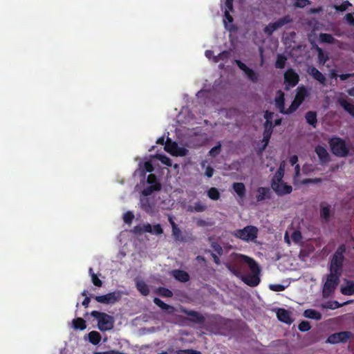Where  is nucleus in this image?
Instances as JSON below:
<instances>
[{"mask_svg": "<svg viewBox=\"0 0 354 354\" xmlns=\"http://www.w3.org/2000/svg\"><path fill=\"white\" fill-rule=\"evenodd\" d=\"M241 258L243 259L244 262L248 265L249 268L252 273L251 275L241 276L242 281L245 284L251 287L257 286L260 283V278L259 275L261 272V269L258 263L252 258L248 256L241 255Z\"/></svg>", "mask_w": 354, "mask_h": 354, "instance_id": "f257e3e1", "label": "nucleus"}, {"mask_svg": "<svg viewBox=\"0 0 354 354\" xmlns=\"http://www.w3.org/2000/svg\"><path fill=\"white\" fill-rule=\"evenodd\" d=\"M346 245L341 244L339 245L330 260L329 270L330 272L337 273L342 275L343 269V263L344 260V254L346 252Z\"/></svg>", "mask_w": 354, "mask_h": 354, "instance_id": "f03ea898", "label": "nucleus"}, {"mask_svg": "<svg viewBox=\"0 0 354 354\" xmlns=\"http://www.w3.org/2000/svg\"><path fill=\"white\" fill-rule=\"evenodd\" d=\"M91 315L97 319V328L100 331H106L113 329L114 319L112 316L97 310L92 311Z\"/></svg>", "mask_w": 354, "mask_h": 354, "instance_id": "7ed1b4c3", "label": "nucleus"}, {"mask_svg": "<svg viewBox=\"0 0 354 354\" xmlns=\"http://www.w3.org/2000/svg\"><path fill=\"white\" fill-rule=\"evenodd\" d=\"M332 153L337 157H346L349 149L344 140L339 137L331 138L328 142Z\"/></svg>", "mask_w": 354, "mask_h": 354, "instance_id": "20e7f679", "label": "nucleus"}, {"mask_svg": "<svg viewBox=\"0 0 354 354\" xmlns=\"http://www.w3.org/2000/svg\"><path fill=\"white\" fill-rule=\"evenodd\" d=\"M232 234L244 241H253L257 238L258 228L253 225H247L243 229L236 230Z\"/></svg>", "mask_w": 354, "mask_h": 354, "instance_id": "39448f33", "label": "nucleus"}, {"mask_svg": "<svg viewBox=\"0 0 354 354\" xmlns=\"http://www.w3.org/2000/svg\"><path fill=\"white\" fill-rule=\"evenodd\" d=\"M341 275L337 273L330 272L326 278L323 287V296L328 297L336 289Z\"/></svg>", "mask_w": 354, "mask_h": 354, "instance_id": "423d86ee", "label": "nucleus"}, {"mask_svg": "<svg viewBox=\"0 0 354 354\" xmlns=\"http://www.w3.org/2000/svg\"><path fill=\"white\" fill-rule=\"evenodd\" d=\"M292 21V19L289 15H285L276 21L268 24V25L264 28L263 32L268 35H271L275 30Z\"/></svg>", "mask_w": 354, "mask_h": 354, "instance_id": "0eeeda50", "label": "nucleus"}, {"mask_svg": "<svg viewBox=\"0 0 354 354\" xmlns=\"http://www.w3.org/2000/svg\"><path fill=\"white\" fill-rule=\"evenodd\" d=\"M352 336L353 334L350 331H341L330 335L326 342V343L331 344L346 343L352 337Z\"/></svg>", "mask_w": 354, "mask_h": 354, "instance_id": "6e6552de", "label": "nucleus"}, {"mask_svg": "<svg viewBox=\"0 0 354 354\" xmlns=\"http://www.w3.org/2000/svg\"><path fill=\"white\" fill-rule=\"evenodd\" d=\"M94 299L99 303L104 304H113L121 298L120 292H112L104 295L93 297Z\"/></svg>", "mask_w": 354, "mask_h": 354, "instance_id": "1a4fd4ad", "label": "nucleus"}, {"mask_svg": "<svg viewBox=\"0 0 354 354\" xmlns=\"http://www.w3.org/2000/svg\"><path fill=\"white\" fill-rule=\"evenodd\" d=\"M299 81V75L291 68L286 70L284 73V82L289 87L295 86Z\"/></svg>", "mask_w": 354, "mask_h": 354, "instance_id": "9d476101", "label": "nucleus"}, {"mask_svg": "<svg viewBox=\"0 0 354 354\" xmlns=\"http://www.w3.org/2000/svg\"><path fill=\"white\" fill-rule=\"evenodd\" d=\"M271 188L279 196L289 194L292 191V186L287 185L283 182L280 183L279 185L274 182L273 183H271Z\"/></svg>", "mask_w": 354, "mask_h": 354, "instance_id": "9b49d317", "label": "nucleus"}, {"mask_svg": "<svg viewBox=\"0 0 354 354\" xmlns=\"http://www.w3.org/2000/svg\"><path fill=\"white\" fill-rule=\"evenodd\" d=\"M273 123L272 122H264L263 124V142H264L261 151H263L268 146L270 140L272 133L273 132Z\"/></svg>", "mask_w": 354, "mask_h": 354, "instance_id": "f8f14e48", "label": "nucleus"}, {"mask_svg": "<svg viewBox=\"0 0 354 354\" xmlns=\"http://www.w3.org/2000/svg\"><path fill=\"white\" fill-rule=\"evenodd\" d=\"M168 221L171 226V234L175 241L186 242L187 240L182 236L181 230L178 227V225L174 222L173 218L169 216Z\"/></svg>", "mask_w": 354, "mask_h": 354, "instance_id": "ddd939ff", "label": "nucleus"}, {"mask_svg": "<svg viewBox=\"0 0 354 354\" xmlns=\"http://www.w3.org/2000/svg\"><path fill=\"white\" fill-rule=\"evenodd\" d=\"M184 313L189 316L188 320L191 322L202 324L205 322V317L200 313L195 310H185Z\"/></svg>", "mask_w": 354, "mask_h": 354, "instance_id": "4468645a", "label": "nucleus"}, {"mask_svg": "<svg viewBox=\"0 0 354 354\" xmlns=\"http://www.w3.org/2000/svg\"><path fill=\"white\" fill-rule=\"evenodd\" d=\"M277 317L280 322L285 324H290L293 321L291 318V313L284 308H279L277 310Z\"/></svg>", "mask_w": 354, "mask_h": 354, "instance_id": "2eb2a0df", "label": "nucleus"}, {"mask_svg": "<svg viewBox=\"0 0 354 354\" xmlns=\"http://www.w3.org/2000/svg\"><path fill=\"white\" fill-rule=\"evenodd\" d=\"M171 274L176 280L182 283H186L190 279L189 274L185 270L178 269L173 270L171 272Z\"/></svg>", "mask_w": 354, "mask_h": 354, "instance_id": "dca6fc26", "label": "nucleus"}, {"mask_svg": "<svg viewBox=\"0 0 354 354\" xmlns=\"http://www.w3.org/2000/svg\"><path fill=\"white\" fill-rule=\"evenodd\" d=\"M256 199L258 202H261L266 199H270L272 193L270 189L265 187H259L257 189Z\"/></svg>", "mask_w": 354, "mask_h": 354, "instance_id": "f3484780", "label": "nucleus"}, {"mask_svg": "<svg viewBox=\"0 0 354 354\" xmlns=\"http://www.w3.org/2000/svg\"><path fill=\"white\" fill-rule=\"evenodd\" d=\"M308 73L315 80L318 81L320 84L325 85L326 83V77L315 67L311 66L308 68Z\"/></svg>", "mask_w": 354, "mask_h": 354, "instance_id": "a211bd4d", "label": "nucleus"}, {"mask_svg": "<svg viewBox=\"0 0 354 354\" xmlns=\"http://www.w3.org/2000/svg\"><path fill=\"white\" fill-rule=\"evenodd\" d=\"M315 153H317L320 162L322 164H326L330 161V156L327 150L322 146H317L315 147Z\"/></svg>", "mask_w": 354, "mask_h": 354, "instance_id": "6ab92c4d", "label": "nucleus"}, {"mask_svg": "<svg viewBox=\"0 0 354 354\" xmlns=\"http://www.w3.org/2000/svg\"><path fill=\"white\" fill-rule=\"evenodd\" d=\"M320 216L326 223L330 221V205L326 202L320 203Z\"/></svg>", "mask_w": 354, "mask_h": 354, "instance_id": "aec40b11", "label": "nucleus"}, {"mask_svg": "<svg viewBox=\"0 0 354 354\" xmlns=\"http://www.w3.org/2000/svg\"><path fill=\"white\" fill-rule=\"evenodd\" d=\"M337 102L346 112L354 118V104L343 97L338 98Z\"/></svg>", "mask_w": 354, "mask_h": 354, "instance_id": "412c9836", "label": "nucleus"}, {"mask_svg": "<svg viewBox=\"0 0 354 354\" xmlns=\"http://www.w3.org/2000/svg\"><path fill=\"white\" fill-rule=\"evenodd\" d=\"M275 106L281 113L284 114L285 112V97L284 93L281 91L277 92V95L274 99Z\"/></svg>", "mask_w": 354, "mask_h": 354, "instance_id": "4be33fe9", "label": "nucleus"}, {"mask_svg": "<svg viewBox=\"0 0 354 354\" xmlns=\"http://www.w3.org/2000/svg\"><path fill=\"white\" fill-rule=\"evenodd\" d=\"M308 96V91L304 86H298L295 99L299 104H302L306 97Z\"/></svg>", "mask_w": 354, "mask_h": 354, "instance_id": "5701e85b", "label": "nucleus"}, {"mask_svg": "<svg viewBox=\"0 0 354 354\" xmlns=\"http://www.w3.org/2000/svg\"><path fill=\"white\" fill-rule=\"evenodd\" d=\"M340 292L346 296L354 295V282L352 280H346V284L341 286Z\"/></svg>", "mask_w": 354, "mask_h": 354, "instance_id": "b1692460", "label": "nucleus"}, {"mask_svg": "<svg viewBox=\"0 0 354 354\" xmlns=\"http://www.w3.org/2000/svg\"><path fill=\"white\" fill-rule=\"evenodd\" d=\"M232 189L241 199H243L245 198L246 194V188L244 183H234L232 184Z\"/></svg>", "mask_w": 354, "mask_h": 354, "instance_id": "393cba45", "label": "nucleus"}, {"mask_svg": "<svg viewBox=\"0 0 354 354\" xmlns=\"http://www.w3.org/2000/svg\"><path fill=\"white\" fill-rule=\"evenodd\" d=\"M284 163H281L279 167L278 168L277 172L275 173L274 176H273L271 180V183L275 182V183L279 185L280 183H283V178L284 176Z\"/></svg>", "mask_w": 354, "mask_h": 354, "instance_id": "a878e982", "label": "nucleus"}, {"mask_svg": "<svg viewBox=\"0 0 354 354\" xmlns=\"http://www.w3.org/2000/svg\"><path fill=\"white\" fill-rule=\"evenodd\" d=\"M136 286L137 290L143 296H147L149 294V286L144 281L137 279L136 281Z\"/></svg>", "mask_w": 354, "mask_h": 354, "instance_id": "bb28decb", "label": "nucleus"}, {"mask_svg": "<svg viewBox=\"0 0 354 354\" xmlns=\"http://www.w3.org/2000/svg\"><path fill=\"white\" fill-rule=\"evenodd\" d=\"M304 316L305 317L315 319L317 321L320 320L322 317L321 313H319V311H317L316 310L311 309V308L305 310L304 312Z\"/></svg>", "mask_w": 354, "mask_h": 354, "instance_id": "cd10ccee", "label": "nucleus"}, {"mask_svg": "<svg viewBox=\"0 0 354 354\" xmlns=\"http://www.w3.org/2000/svg\"><path fill=\"white\" fill-rule=\"evenodd\" d=\"M305 118L308 124L315 128L317 124V115L315 111H308L305 115Z\"/></svg>", "mask_w": 354, "mask_h": 354, "instance_id": "c85d7f7f", "label": "nucleus"}, {"mask_svg": "<svg viewBox=\"0 0 354 354\" xmlns=\"http://www.w3.org/2000/svg\"><path fill=\"white\" fill-rule=\"evenodd\" d=\"M161 185H148L142 191V194L145 196H150L154 192H158L161 189Z\"/></svg>", "mask_w": 354, "mask_h": 354, "instance_id": "c756f323", "label": "nucleus"}, {"mask_svg": "<svg viewBox=\"0 0 354 354\" xmlns=\"http://www.w3.org/2000/svg\"><path fill=\"white\" fill-rule=\"evenodd\" d=\"M88 341L93 345H97L100 344L102 336L95 330H93L88 334Z\"/></svg>", "mask_w": 354, "mask_h": 354, "instance_id": "7c9ffc66", "label": "nucleus"}, {"mask_svg": "<svg viewBox=\"0 0 354 354\" xmlns=\"http://www.w3.org/2000/svg\"><path fill=\"white\" fill-rule=\"evenodd\" d=\"M224 17H225V19L223 20V22H224L225 28L227 29H228L230 31L236 30L237 28L234 25H230L228 26L227 24V21L230 24L232 23V21H233V17L231 16V15L230 14V12L227 10H225V13H224Z\"/></svg>", "mask_w": 354, "mask_h": 354, "instance_id": "2f4dec72", "label": "nucleus"}, {"mask_svg": "<svg viewBox=\"0 0 354 354\" xmlns=\"http://www.w3.org/2000/svg\"><path fill=\"white\" fill-rule=\"evenodd\" d=\"M153 301V303L156 306H158L159 308H160L162 310H167L169 312H173L174 310V308L173 306L165 304L160 299H159L158 297H155Z\"/></svg>", "mask_w": 354, "mask_h": 354, "instance_id": "473e14b6", "label": "nucleus"}, {"mask_svg": "<svg viewBox=\"0 0 354 354\" xmlns=\"http://www.w3.org/2000/svg\"><path fill=\"white\" fill-rule=\"evenodd\" d=\"M73 326L75 330H83L86 328V324L83 318L77 317L73 320Z\"/></svg>", "mask_w": 354, "mask_h": 354, "instance_id": "72a5a7b5", "label": "nucleus"}, {"mask_svg": "<svg viewBox=\"0 0 354 354\" xmlns=\"http://www.w3.org/2000/svg\"><path fill=\"white\" fill-rule=\"evenodd\" d=\"M319 37L320 42L324 44H333L336 41V39L333 37V36L328 33H320Z\"/></svg>", "mask_w": 354, "mask_h": 354, "instance_id": "f704fd0d", "label": "nucleus"}, {"mask_svg": "<svg viewBox=\"0 0 354 354\" xmlns=\"http://www.w3.org/2000/svg\"><path fill=\"white\" fill-rule=\"evenodd\" d=\"M156 292L160 297H163L170 298L173 297L172 291L165 287H159L158 288H157Z\"/></svg>", "mask_w": 354, "mask_h": 354, "instance_id": "c9c22d12", "label": "nucleus"}, {"mask_svg": "<svg viewBox=\"0 0 354 354\" xmlns=\"http://www.w3.org/2000/svg\"><path fill=\"white\" fill-rule=\"evenodd\" d=\"M287 58L284 55L279 54L277 55V60L275 62V67L279 69H283L285 68Z\"/></svg>", "mask_w": 354, "mask_h": 354, "instance_id": "e433bc0d", "label": "nucleus"}, {"mask_svg": "<svg viewBox=\"0 0 354 354\" xmlns=\"http://www.w3.org/2000/svg\"><path fill=\"white\" fill-rule=\"evenodd\" d=\"M317 50L319 63L323 65L325 64V63L328 60V55L325 53L323 51V50L318 46L317 47Z\"/></svg>", "mask_w": 354, "mask_h": 354, "instance_id": "4c0bfd02", "label": "nucleus"}, {"mask_svg": "<svg viewBox=\"0 0 354 354\" xmlns=\"http://www.w3.org/2000/svg\"><path fill=\"white\" fill-rule=\"evenodd\" d=\"M207 196L210 199L217 201L220 198L221 194L217 188L211 187L207 191Z\"/></svg>", "mask_w": 354, "mask_h": 354, "instance_id": "58836bf2", "label": "nucleus"}, {"mask_svg": "<svg viewBox=\"0 0 354 354\" xmlns=\"http://www.w3.org/2000/svg\"><path fill=\"white\" fill-rule=\"evenodd\" d=\"M230 53L227 50H223L216 56H213V62L218 63L220 60H227L230 57Z\"/></svg>", "mask_w": 354, "mask_h": 354, "instance_id": "ea45409f", "label": "nucleus"}, {"mask_svg": "<svg viewBox=\"0 0 354 354\" xmlns=\"http://www.w3.org/2000/svg\"><path fill=\"white\" fill-rule=\"evenodd\" d=\"M190 211L202 212L207 209V206L200 201L196 202L192 207H189Z\"/></svg>", "mask_w": 354, "mask_h": 354, "instance_id": "a19ab883", "label": "nucleus"}, {"mask_svg": "<svg viewBox=\"0 0 354 354\" xmlns=\"http://www.w3.org/2000/svg\"><path fill=\"white\" fill-rule=\"evenodd\" d=\"M177 148V144L175 142H172L171 140L169 138H167L165 145V149L169 153H174V150Z\"/></svg>", "mask_w": 354, "mask_h": 354, "instance_id": "79ce46f5", "label": "nucleus"}, {"mask_svg": "<svg viewBox=\"0 0 354 354\" xmlns=\"http://www.w3.org/2000/svg\"><path fill=\"white\" fill-rule=\"evenodd\" d=\"M248 78L252 82L256 83L259 80V75L252 69L249 68L245 73Z\"/></svg>", "mask_w": 354, "mask_h": 354, "instance_id": "37998d69", "label": "nucleus"}, {"mask_svg": "<svg viewBox=\"0 0 354 354\" xmlns=\"http://www.w3.org/2000/svg\"><path fill=\"white\" fill-rule=\"evenodd\" d=\"M89 273L91 277L93 283L97 287H101L102 286V281L98 278V277L93 272V268H89Z\"/></svg>", "mask_w": 354, "mask_h": 354, "instance_id": "c03bdc74", "label": "nucleus"}, {"mask_svg": "<svg viewBox=\"0 0 354 354\" xmlns=\"http://www.w3.org/2000/svg\"><path fill=\"white\" fill-rule=\"evenodd\" d=\"M212 250L219 256H222L223 254V249L222 246L216 241H212L210 244Z\"/></svg>", "mask_w": 354, "mask_h": 354, "instance_id": "a18cd8bd", "label": "nucleus"}, {"mask_svg": "<svg viewBox=\"0 0 354 354\" xmlns=\"http://www.w3.org/2000/svg\"><path fill=\"white\" fill-rule=\"evenodd\" d=\"M301 105V104H299L295 100L292 101L288 109H285L284 114L289 115L293 112H295L299 106Z\"/></svg>", "mask_w": 354, "mask_h": 354, "instance_id": "49530a36", "label": "nucleus"}, {"mask_svg": "<svg viewBox=\"0 0 354 354\" xmlns=\"http://www.w3.org/2000/svg\"><path fill=\"white\" fill-rule=\"evenodd\" d=\"M351 6V3L348 1H345L342 2L340 5H335L334 6V8L335 10L338 12H344L346 10L349 6Z\"/></svg>", "mask_w": 354, "mask_h": 354, "instance_id": "de8ad7c7", "label": "nucleus"}, {"mask_svg": "<svg viewBox=\"0 0 354 354\" xmlns=\"http://www.w3.org/2000/svg\"><path fill=\"white\" fill-rule=\"evenodd\" d=\"M221 151V145L218 143L217 145L212 147L209 151V155L213 158L216 157Z\"/></svg>", "mask_w": 354, "mask_h": 354, "instance_id": "09e8293b", "label": "nucleus"}, {"mask_svg": "<svg viewBox=\"0 0 354 354\" xmlns=\"http://www.w3.org/2000/svg\"><path fill=\"white\" fill-rule=\"evenodd\" d=\"M147 183L149 185H161L160 183L158 181L156 176L153 174H150L148 175L147 178Z\"/></svg>", "mask_w": 354, "mask_h": 354, "instance_id": "8fccbe9b", "label": "nucleus"}, {"mask_svg": "<svg viewBox=\"0 0 354 354\" xmlns=\"http://www.w3.org/2000/svg\"><path fill=\"white\" fill-rule=\"evenodd\" d=\"M342 305L337 301H328L323 306L324 308L336 309L341 307Z\"/></svg>", "mask_w": 354, "mask_h": 354, "instance_id": "3c124183", "label": "nucleus"}, {"mask_svg": "<svg viewBox=\"0 0 354 354\" xmlns=\"http://www.w3.org/2000/svg\"><path fill=\"white\" fill-rule=\"evenodd\" d=\"M311 326L308 322L302 321L298 326V328L301 332H306L310 329Z\"/></svg>", "mask_w": 354, "mask_h": 354, "instance_id": "603ef678", "label": "nucleus"}, {"mask_svg": "<svg viewBox=\"0 0 354 354\" xmlns=\"http://www.w3.org/2000/svg\"><path fill=\"white\" fill-rule=\"evenodd\" d=\"M310 4V1L309 0H295L294 2L295 7L300 8H303Z\"/></svg>", "mask_w": 354, "mask_h": 354, "instance_id": "864d4df0", "label": "nucleus"}, {"mask_svg": "<svg viewBox=\"0 0 354 354\" xmlns=\"http://www.w3.org/2000/svg\"><path fill=\"white\" fill-rule=\"evenodd\" d=\"M291 238L295 243H299L302 239L301 233L299 230H295L292 232Z\"/></svg>", "mask_w": 354, "mask_h": 354, "instance_id": "5fc2aeb1", "label": "nucleus"}, {"mask_svg": "<svg viewBox=\"0 0 354 354\" xmlns=\"http://www.w3.org/2000/svg\"><path fill=\"white\" fill-rule=\"evenodd\" d=\"M134 218V215L131 212H127L124 214L123 220L125 223L130 224Z\"/></svg>", "mask_w": 354, "mask_h": 354, "instance_id": "6e6d98bb", "label": "nucleus"}, {"mask_svg": "<svg viewBox=\"0 0 354 354\" xmlns=\"http://www.w3.org/2000/svg\"><path fill=\"white\" fill-rule=\"evenodd\" d=\"M269 288L271 290L281 292L285 290V286L282 284H270Z\"/></svg>", "mask_w": 354, "mask_h": 354, "instance_id": "4d7b16f0", "label": "nucleus"}, {"mask_svg": "<svg viewBox=\"0 0 354 354\" xmlns=\"http://www.w3.org/2000/svg\"><path fill=\"white\" fill-rule=\"evenodd\" d=\"M163 233V230L160 224H156L152 227V234L160 235Z\"/></svg>", "mask_w": 354, "mask_h": 354, "instance_id": "13d9d810", "label": "nucleus"}, {"mask_svg": "<svg viewBox=\"0 0 354 354\" xmlns=\"http://www.w3.org/2000/svg\"><path fill=\"white\" fill-rule=\"evenodd\" d=\"M274 116V113L270 111H266L264 113V118L266 120L265 122H272V118Z\"/></svg>", "mask_w": 354, "mask_h": 354, "instance_id": "bf43d9fd", "label": "nucleus"}, {"mask_svg": "<svg viewBox=\"0 0 354 354\" xmlns=\"http://www.w3.org/2000/svg\"><path fill=\"white\" fill-rule=\"evenodd\" d=\"M141 204L142 209H145L146 212H149V210L151 209V206L149 203L148 198L142 199Z\"/></svg>", "mask_w": 354, "mask_h": 354, "instance_id": "052dcab7", "label": "nucleus"}, {"mask_svg": "<svg viewBox=\"0 0 354 354\" xmlns=\"http://www.w3.org/2000/svg\"><path fill=\"white\" fill-rule=\"evenodd\" d=\"M205 252L206 253H207V252L210 253L211 257L213 259V261H214L215 264H216L218 266L221 264V260H220L219 257H218V255H216L214 252H212L210 250H205Z\"/></svg>", "mask_w": 354, "mask_h": 354, "instance_id": "680f3d73", "label": "nucleus"}, {"mask_svg": "<svg viewBox=\"0 0 354 354\" xmlns=\"http://www.w3.org/2000/svg\"><path fill=\"white\" fill-rule=\"evenodd\" d=\"M236 64L238 66V67L243 71L244 73H245L250 68L246 66L245 64L242 62L240 60H236Z\"/></svg>", "mask_w": 354, "mask_h": 354, "instance_id": "e2e57ef3", "label": "nucleus"}, {"mask_svg": "<svg viewBox=\"0 0 354 354\" xmlns=\"http://www.w3.org/2000/svg\"><path fill=\"white\" fill-rule=\"evenodd\" d=\"M214 169L211 166H207L205 169V174L207 177L211 178L213 176Z\"/></svg>", "mask_w": 354, "mask_h": 354, "instance_id": "0e129e2a", "label": "nucleus"}, {"mask_svg": "<svg viewBox=\"0 0 354 354\" xmlns=\"http://www.w3.org/2000/svg\"><path fill=\"white\" fill-rule=\"evenodd\" d=\"M345 19L350 24H354V17L352 13H347L345 16Z\"/></svg>", "mask_w": 354, "mask_h": 354, "instance_id": "69168bd1", "label": "nucleus"}, {"mask_svg": "<svg viewBox=\"0 0 354 354\" xmlns=\"http://www.w3.org/2000/svg\"><path fill=\"white\" fill-rule=\"evenodd\" d=\"M143 232L152 233V226L149 223L142 225Z\"/></svg>", "mask_w": 354, "mask_h": 354, "instance_id": "338daca9", "label": "nucleus"}, {"mask_svg": "<svg viewBox=\"0 0 354 354\" xmlns=\"http://www.w3.org/2000/svg\"><path fill=\"white\" fill-rule=\"evenodd\" d=\"M194 349H180L176 351V354H192Z\"/></svg>", "mask_w": 354, "mask_h": 354, "instance_id": "774afa93", "label": "nucleus"}]
</instances>
